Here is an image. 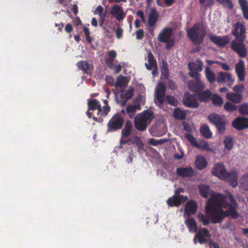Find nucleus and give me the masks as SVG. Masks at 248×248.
Instances as JSON below:
<instances>
[{"mask_svg": "<svg viewBox=\"0 0 248 248\" xmlns=\"http://www.w3.org/2000/svg\"><path fill=\"white\" fill-rule=\"evenodd\" d=\"M166 87L163 82H159L155 89V103L160 106L163 104L166 98L168 103L173 106L178 105V101L173 96L168 95L165 96Z\"/></svg>", "mask_w": 248, "mask_h": 248, "instance_id": "obj_1", "label": "nucleus"}, {"mask_svg": "<svg viewBox=\"0 0 248 248\" xmlns=\"http://www.w3.org/2000/svg\"><path fill=\"white\" fill-rule=\"evenodd\" d=\"M154 118L153 113L149 110H146L139 113L135 117L134 120L135 128L139 131H145Z\"/></svg>", "mask_w": 248, "mask_h": 248, "instance_id": "obj_2", "label": "nucleus"}, {"mask_svg": "<svg viewBox=\"0 0 248 248\" xmlns=\"http://www.w3.org/2000/svg\"><path fill=\"white\" fill-rule=\"evenodd\" d=\"M187 37L195 45L202 43L206 34L205 30L199 24H195L187 31Z\"/></svg>", "mask_w": 248, "mask_h": 248, "instance_id": "obj_3", "label": "nucleus"}, {"mask_svg": "<svg viewBox=\"0 0 248 248\" xmlns=\"http://www.w3.org/2000/svg\"><path fill=\"white\" fill-rule=\"evenodd\" d=\"M229 205L226 201L225 196L219 193L213 194L208 200L205 209H209L212 206L214 208H225Z\"/></svg>", "mask_w": 248, "mask_h": 248, "instance_id": "obj_4", "label": "nucleus"}, {"mask_svg": "<svg viewBox=\"0 0 248 248\" xmlns=\"http://www.w3.org/2000/svg\"><path fill=\"white\" fill-rule=\"evenodd\" d=\"M205 210L210 217V221L214 224L219 223L222 222L226 217L223 208H214L211 206L209 209H205Z\"/></svg>", "mask_w": 248, "mask_h": 248, "instance_id": "obj_5", "label": "nucleus"}, {"mask_svg": "<svg viewBox=\"0 0 248 248\" xmlns=\"http://www.w3.org/2000/svg\"><path fill=\"white\" fill-rule=\"evenodd\" d=\"M124 124L123 116L119 113L115 114L107 124V132H112L121 129Z\"/></svg>", "mask_w": 248, "mask_h": 248, "instance_id": "obj_6", "label": "nucleus"}, {"mask_svg": "<svg viewBox=\"0 0 248 248\" xmlns=\"http://www.w3.org/2000/svg\"><path fill=\"white\" fill-rule=\"evenodd\" d=\"M208 119L210 122L216 126L220 134L224 133L226 123L223 118L218 114L212 113L209 115Z\"/></svg>", "mask_w": 248, "mask_h": 248, "instance_id": "obj_7", "label": "nucleus"}, {"mask_svg": "<svg viewBox=\"0 0 248 248\" xmlns=\"http://www.w3.org/2000/svg\"><path fill=\"white\" fill-rule=\"evenodd\" d=\"M88 110L94 111L97 110L96 115L99 118L96 117H93V119L97 122H101L103 121V117H104L102 113V108L100 102L96 99L89 100L88 102Z\"/></svg>", "mask_w": 248, "mask_h": 248, "instance_id": "obj_8", "label": "nucleus"}, {"mask_svg": "<svg viewBox=\"0 0 248 248\" xmlns=\"http://www.w3.org/2000/svg\"><path fill=\"white\" fill-rule=\"evenodd\" d=\"M134 89L131 87H130L127 90L122 91L120 95L121 100L120 101L117 97V93H115V99L116 102L118 104L120 105L122 107L125 106L128 100L131 99L133 96L134 94Z\"/></svg>", "mask_w": 248, "mask_h": 248, "instance_id": "obj_9", "label": "nucleus"}, {"mask_svg": "<svg viewBox=\"0 0 248 248\" xmlns=\"http://www.w3.org/2000/svg\"><path fill=\"white\" fill-rule=\"evenodd\" d=\"M246 30L245 26L241 23L237 22L235 24L234 29L232 31V35L236 39L243 42L246 38Z\"/></svg>", "mask_w": 248, "mask_h": 248, "instance_id": "obj_10", "label": "nucleus"}, {"mask_svg": "<svg viewBox=\"0 0 248 248\" xmlns=\"http://www.w3.org/2000/svg\"><path fill=\"white\" fill-rule=\"evenodd\" d=\"M211 234L206 228H200L197 233L195 234L194 238V242L197 243L196 239H198V242L200 244H203L207 243L206 238H210Z\"/></svg>", "mask_w": 248, "mask_h": 248, "instance_id": "obj_11", "label": "nucleus"}, {"mask_svg": "<svg viewBox=\"0 0 248 248\" xmlns=\"http://www.w3.org/2000/svg\"><path fill=\"white\" fill-rule=\"evenodd\" d=\"M197 97L196 94H190L188 93H186L183 100V104L188 108H198L199 106V103L198 102Z\"/></svg>", "mask_w": 248, "mask_h": 248, "instance_id": "obj_12", "label": "nucleus"}, {"mask_svg": "<svg viewBox=\"0 0 248 248\" xmlns=\"http://www.w3.org/2000/svg\"><path fill=\"white\" fill-rule=\"evenodd\" d=\"M217 81L218 83H226L227 86L230 87L233 84L234 79L232 78V75L229 73L219 72L217 73Z\"/></svg>", "mask_w": 248, "mask_h": 248, "instance_id": "obj_13", "label": "nucleus"}, {"mask_svg": "<svg viewBox=\"0 0 248 248\" xmlns=\"http://www.w3.org/2000/svg\"><path fill=\"white\" fill-rule=\"evenodd\" d=\"M187 86L190 91L196 93L202 91L205 87V84L201 81V78L189 81Z\"/></svg>", "mask_w": 248, "mask_h": 248, "instance_id": "obj_14", "label": "nucleus"}, {"mask_svg": "<svg viewBox=\"0 0 248 248\" xmlns=\"http://www.w3.org/2000/svg\"><path fill=\"white\" fill-rule=\"evenodd\" d=\"M198 204L193 200H189L186 203L184 209V217H189L191 215H194L198 209Z\"/></svg>", "mask_w": 248, "mask_h": 248, "instance_id": "obj_15", "label": "nucleus"}, {"mask_svg": "<svg viewBox=\"0 0 248 248\" xmlns=\"http://www.w3.org/2000/svg\"><path fill=\"white\" fill-rule=\"evenodd\" d=\"M167 131V128L165 124L158 123L153 126L150 133L152 136L159 137L164 135Z\"/></svg>", "mask_w": 248, "mask_h": 248, "instance_id": "obj_16", "label": "nucleus"}, {"mask_svg": "<svg viewBox=\"0 0 248 248\" xmlns=\"http://www.w3.org/2000/svg\"><path fill=\"white\" fill-rule=\"evenodd\" d=\"M187 200V196L183 195L176 196L173 195L172 197L169 198L167 201V203L170 207L180 206L183 202H186Z\"/></svg>", "mask_w": 248, "mask_h": 248, "instance_id": "obj_17", "label": "nucleus"}, {"mask_svg": "<svg viewBox=\"0 0 248 248\" xmlns=\"http://www.w3.org/2000/svg\"><path fill=\"white\" fill-rule=\"evenodd\" d=\"M232 125L237 130L248 128V118L238 117L232 122Z\"/></svg>", "mask_w": 248, "mask_h": 248, "instance_id": "obj_18", "label": "nucleus"}, {"mask_svg": "<svg viewBox=\"0 0 248 248\" xmlns=\"http://www.w3.org/2000/svg\"><path fill=\"white\" fill-rule=\"evenodd\" d=\"M212 173L213 175L217 176L220 179L225 177L227 171L223 163L220 162L215 164L212 169Z\"/></svg>", "mask_w": 248, "mask_h": 248, "instance_id": "obj_19", "label": "nucleus"}, {"mask_svg": "<svg viewBox=\"0 0 248 248\" xmlns=\"http://www.w3.org/2000/svg\"><path fill=\"white\" fill-rule=\"evenodd\" d=\"M176 174L182 177H192L195 172L193 169L191 167H180L176 169Z\"/></svg>", "mask_w": 248, "mask_h": 248, "instance_id": "obj_20", "label": "nucleus"}, {"mask_svg": "<svg viewBox=\"0 0 248 248\" xmlns=\"http://www.w3.org/2000/svg\"><path fill=\"white\" fill-rule=\"evenodd\" d=\"M235 69L239 80L240 81H243L245 77V68L243 60L239 61V62L235 64Z\"/></svg>", "mask_w": 248, "mask_h": 248, "instance_id": "obj_21", "label": "nucleus"}, {"mask_svg": "<svg viewBox=\"0 0 248 248\" xmlns=\"http://www.w3.org/2000/svg\"><path fill=\"white\" fill-rule=\"evenodd\" d=\"M172 30L170 28H165L163 29L158 36V40L161 43H167L171 39Z\"/></svg>", "mask_w": 248, "mask_h": 248, "instance_id": "obj_22", "label": "nucleus"}, {"mask_svg": "<svg viewBox=\"0 0 248 248\" xmlns=\"http://www.w3.org/2000/svg\"><path fill=\"white\" fill-rule=\"evenodd\" d=\"M133 125L130 120L126 121L124 128L122 129L121 135L122 138H127L131 134L133 130Z\"/></svg>", "mask_w": 248, "mask_h": 248, "instance_id": "obj_23", "label": "nucleus"}, {"mask_svg": "<svg viewBox=\"0 0 248 248\" xmlns=\"http://www.w3.org/2000/svg\"><path fill=\"white\" fill-rule=\"evenodd\" d=\"M232 47L240 57H246L247 51L245 46L243 44L232 41Z\"/></svg>", "mask_w": 248, "mask_h": 248, "instance_id": "obj_24", "label": "nucleus"}, {"mask_svg": "<svg viewBox=\"0 0 248 248\" xmlns=\"http://www.w3.org/2000/svg\"><path fill=\"white\" fill-rule=\"evenodd\" d=\"M210 39L212 42L219 46H224L229 42V39L226 36H211Z\"/></svg>", "mask_w": 248, "mask_h": 248, "instance_id": "obj_25", "label": "nucleus"}, {"mask_svg": "<svg viewBox=\"0 0 248 248\" xmlns=\"http://www.w3.org/2000/svg\"><path fill=\"white\" fill-rule=\"evenodd\" d=\"M226 97L230 102L238 104L242 101L243 96L242 93L231 92L226 93Z\"/></svg>", "mask_w": 248, "mask_h": 248, "instance_id": "obj_26", "label": "nucleus"}, {"mask_svg": "<svg viewBox=\"0 0 248 248\" xmlns=\"http://www.w3.org/2000/svg\"><path fill=\"white\" fill-rule=\"evenodd\" d=\"M237 206H234L229 203V205L227 206L226 210H224L225 215L227 217H230L231 218L235 219L238 217V213H237L236 208Z\"/></svg>", "mask_w": 248, "mask_h": 248, "instance_id": "obj_27", "label": "nucleus"}, {"mask_svg": "<svg viewBox=\"0 0 248 248\" xmlns=\"http://www.w3.org/2000/svg\"><path fill=\"white\" fill-rule=\"evenodd\" d=\"M222 179H225L231 183L233 187L236 186L237 183V173L236 171H232L230 173L227 172L225 177Z\"/></svg>", "mask_w": 248, "mask_h": 248, "instance_id": "obj_28", "label": "nucleus"}, {"mask_svg": "<svg viewBox=\"0 0 248 248\" xmlns=\"http://www.w3.org/2000/svg\"><path fill=\"white\" fill-rule=\"evenodd\" d=\"M187 218L185 220V224L186 225L190 232L194 233L197 232L198 226L197 223L195 219L191 217H187Z\"/></svg>", "mask_w": 248, "mask_h": 248, "instance_id": "obj_29", "label": "nucleus"}, {"mask_svg": "<svg viewBox=\"0 0 248 248\" xmlns=\"http://www.w3.org/2000/svg\"><path fill=\"white\" fill-rule=\"evenodd\" d=\"M197 96L201 102H207L211 98L212 93L208 90L197 93Z\"/></svg>", "mask_w": 248, "mask_h": 248, "instance_id": "obj_30", "label": "nucleus"}, {"mask_svg": "<svg viewBox=\"0 0 248 248\" xmlns=\"http://www.w3.org/2000/svg\"><path fill=\"white\" fill-rule=\"evenodd\" d=\"M198 187L200 194L202 197L207 198L211 195L212 191L207 185L201 184Z\"/></svg>", "mask_w": 248, "mask_h": 248, "instance_id": "obj_31", "label": "nucleus"}, {"mask_svg": "<svg viewBox=\"0 0 248 248\" xmlns=\"http://www.w3.org/2000/svg\"><path fill=\"white\" fill-rule=\"evenodd\" d=\"M188 67L190 70L201 72L203 69V62L201 60H197L196 62H190Z\"/></svg>", "mask_w": 248, "mask_h": 248, "instance_id": "obj_32", "label": "nucleus"}, {"mask_svg": "<svg viewBox=\"0 0 248 248\" xmlns=\"http://www.w3.org/2000/svg\"><path fill=\"white\" fill-rule=\"evenodd\" d=\"M108 55L109 58L106 59V62L109 68L113 69L115 65L113 64V62L117 56V53L115 50H111L108 52Z\"/></svg>", "mask_w": 248, "mask_h": 248, "instance_id": "obj_33", "label": "nucleus"}, {"mask_svg": "<svg viewBox=\"0 0 248 248\" xmlns=\"http://www.w3.org/2000/svg\"><path fill=\"white\" fill-rule=\"evenodd\" d=\"M129 145L136 144L139 150H142L144 146L143 143L140 137L134 136L128 139Z\"/></svg>", "mask_w": 248, "mask_h": 248, "instance_id": "obj_34", "label": "nucleus"}, {"mask_svg": "<svg viewBox=\"0 0 248 248\" xmlns=\"http://www.w3.org/2000/svg\"><path fill=\"white\" fill-rule=\"evenodd\" d=\"M195 164L198 170H202L206 167L207 162L205 157L198 156L196 159Z\"/></svg>", "mask_w": 248, "mask_h": 248, "instance_id": "obj_35", "label": "nucleus"}, {"mask_svg": "<svg viewBox=\"0 0 248 248\" xmlns=\"http://www.w3.org/2000/svg\"><path fill=\"white\" fill-rule=\"evenodd\" d=\"M205 74L207 80L210 84H213L217 81V78L215 74L211 70L209 67L207 66L205 68Z\"/></svg>", "mask_w": 248, "mask_h": 248, "instance_id": "obj_36", "label": "nucleus"}, {"mask_svg": "<svg viewBox=\"0 0 248 248\" xmlns=\"http://www.w3.org/2000/svg\"><path fill=\"white\" fill-rule=\"evenodd\" d=\"M140 105L139 104H138L135 105H128L126 107L125 111L128 114L129 118L131 119L133 118L134 113L137 110H140Z\"/></svg>", "mask_w": 248, "mask_h": 248, "instance_id": "obj_37", "label": "nucleus"}, {"mask_svg": "<svg viewBox=\"0 0 248 248\" xmlns=\"http://www.w3.org/2000/svg\"><path fill=\"white\" fill-rule=\"evenodd\" d=\"M200 132L201 134L207 139H210L212 137V133L211 131L209 126L204 124L201 126L200 128Z\"/></svg>", "mask_w": 248, "mask_h": 248, "instance_id": "obj_38", "label": "nucleus"}, {"mask_svg": "<svg viewBox=\"0 0 248 248\" xmlns=\"http://www.w3.org/2000/svg\"><path fill=\"white\" fill-rule=\"evenodd\" d=\"M225 149L228 151H231L233 146V140L232 138L229 136H226L223 141Z\"/></svg>", "mask_w": 248, "mask_h": 248, "instance_id": "obj_39", "label": "nucleus"}, {"mask_svg": "<svg viewBox=\"0 0 248 248\" xmlns=\"http://www.w3.org/2000/svg\"><path fill=\"white\" fill-rule=\"evenodd\" d=\"M78 68L82 70L85 73H88V71L89 69V64L88 62L80 61L76 64Z\"/></svg>", "mask_w": 248, "mask_h": 248, "instance_id": "obj_40", "label": "nucleus"}, {"mask_svg": "<svg viewBox=\"0 0 248 248\" xmlns=\"http://www.w3.org/2000/svg\"><path fill=\"white\" fill-rule=\"evenodd\" d=\"M174 117L178 120H183L186 119V113L179 108H176L173 112Z\"/></svg>", "mask_w": 248, "mask_h": 248, "instance_id": "obj_41", "label": "nucleus"}, {"mask_svg": "<svg viewBox=\"0 0 248 248\" xmlns=\"http://www.w3.org/2000/svg\"><path fill=\"white\" fill-rule=\"evenodd\" d=\"M112 16H125L122 8L118 4H115L111 10Z\"/></svg>", "mask_w": 248, "mask_h": 248, "instance_id": "obj_42", "label": "nucleus"}, {"mask_svg": "<svg viewBox=\"0 0 248 248\" xmlns=\"http://www.w3.org/2000/svg\"><path fill=\"white\" fill-rule=\"evenodd\" d=\"M243 16H248V2L247 0H238Z\"/></svg>", "mask_w": 248, "mask_h": 248, "instance_id": "obj_43", "label": "nucleus"}, {"mask_svg": "<svg viewBox=\"0 0 248 248\" xmlns=\"http://www.w3.org/2000/svg\"><path fill=\"white\" fill-rule=\"evenodd\" d=\"M224 108L228 112L235 111L238 107L236 105L231 103L230 102H227L224 105Z\"/></svg>", "mask_w": 248, "mask_h": 248, "instance_id": "obj_44", "label": "nucleus"}, {"mask_svg": "<svg viewBox=\"0 0 248 248\" xmlns=\"http://www.w3.org/2000/svg\"><path fill=\"white\" fill-rule=\"evenodd\" d=\"M212 102L216 106H221L223 103V100L218 95L214 94L212 97Z\"/></svg>", "mask_w": 248, "mask_h": 248, "instance_id": "obj_45", "label": "nucleus"}, {"mask_svg": "<svg viewBox=\"0 0 248 248\" xmlns=\"http://www.w3.org/2000/svg\"><path fill=\"white\" fill-rule=\"evenodd\" d=\"M239 113L243 115H248V103H244L238 108Z\"/></svg>", "mask_w": 248, "mask_h": 248, "instance_id": "obj_46", "label": "nucleus"}, {"mask_svg": "<svg viewBox=\"0 0 248 248\" xmlns=\"http://www.w3.org/2000/svg\"><path fill=\"white\" fill-rule=\"evenodd\" d=\"M148 62L150 65H153V67H156V61L151 52H150L147 54Z\"/></svg>", "mask_w": 248, "mask_h": 248, "instance_id": "obj_47", "label": "nucleus"}, {"mask_svg": "<svg viewBox=\"0 0 248 248\" xmlns=\"http://www.w3.org/2000/svg\"><path fill=\"white\" fill-rule=\"evenodd\" d=\"M103 103L105 104V106L103 107L102 108V113L104 117L106 116L108 112L110 110V107L109 106L108 104V101L107 100H103Z\"/></svg>", "mask_w": 248, "mask_h": 248, "instance_id": "obj_48", "label": "nucleus"}, {"mask_svg": "<svg viewBox=\"0 0 248 248\" xmlns=\"http://www.w3.org/2000/svg\"><path fill=\"white\" fill-rule=\"evenodd\" d=\"M125 78L122 75L119 76L116 80L115 86L116 87H122L124 85V80Z\"/></svg>", "mask_w": 248, "mask_h": 248, "instance_id": "obj_49", "label": "nucleus"}, {"mask_svg": "<svg viewBox=\"0 0 248 248\" xmlns=\"http://www.w3.org/2000/svg\"><path fill=\"white\" fill-rule=\"evenodd\" d=\"M186 138L192 145L194 146L195 147L198 146V143L197 142L196 139L194 137L193 135L190 134H187L186 135Z\"/></svg>", "mask_w": 248, "mask_h": 248, "instance_id": "obj_50", "label": "nucleus"}, {"mask_svg": "<svg viewBox=\"0 0 248 248\" xmlns=\"http://www.w3.org/2000/svg\"><path fill=\"white\" fill-rule=\"evenodd\" d=\"M115 33L116 38L119 39H121L123 36L124 30L119 25H118L116 27Z\"/></svg>", "mask_w": 248, "mask_h": 248, "instance_id": "obj_51", "label": "nucleus"}, {"mask_svg": "<svg viewBox=\"0 0 248 248\" xmlns=\"http://www.w3.org/2000/svg\"><path fill=\"white\" fill-rule=\"evenodd\" d=\"M158 16H149L148 25L150 27H152L156 23Z\"/></svg>", "mask_w": 248, "mask_h": 248, "instance_id": "obj_52", "label": "nucleus"}, {"mask_svg": "<svg viewBox=\"0 0 248 248\" xmlns=\"http://www.w3.org/2000/svg\"><path fill=\"white\" fill-rule=\"evenodd\" d=\"M244 89V86L242 84H239L238 85H235L233 87V91L235 93H240L243 91Z\"/></svg>", "mask_w": 248, "mask_h": 248, "instance_id": "obj_53", "label": "nucleus"}, {"mask_svg": "<svg viewBox=\"0 0 248 248\" xmlns=\"http://www.w3.org/2000/svg\"><path fill=\"white\" fill-rule=\"evenodd\" d=\"M196 147L199 149H203L207 151L211 150V149L209 147L208 143L207 142H204L202 145H200L199 144H198V146H196Z\"/></svg>", "mask_w": 248, "mask_h": 248, "instance_id": "obj_54", "label": "nucleus"}, {"mask_svg": "<svg viewBox=\"0 0 248 248\" xmlns=\"http://www.w3.org/2000/svg\"><path fill=\"white\" fill-rule=\"evenodd\" d=\"M220 3H225L227 5L228 7L230 9H232L233 7V4L231 0H217Z\"/></svg>", "mask_w": 248, "mask_h": 248, "instance_id": "obj_55", "label": "nucleus"}, {"mask_svg": "<svg viewBox=\"0 0 248 248\" xmlns=\"http://www.w3.org/2000/svg\"><path fill=\"white\" fill-rule=\"evenodd\" d=\"M189 76L191 78H194V79H198L201 78L199 73L198 72L194 70H190Z\"/></svg>", "mask_w": 248, "mask_h": 248, "instance_id": "obj_56", "label": "nucleus"}, {"mask_svg": "<svg viewBox=\"0 0 248 248\" xmlns=\"http://www.w3.org/2000/svg\"><path fill=\"white\" fill-rule=\"evenodd\" d=\"M226 196H227V197L229 199L230 202L232 203V205H233L234 206L237 205V203L235 199L234 198L233 196H232V195L231 193H228L226 194Z\"/></svg>", "mask_w": 248, "mask_h": 248, "instance_id": "obj_57", "label": "nucleus"}, {"mask_svg": "<svg viewBox=\"0 0 248 248\" xmlns=\"http://www.w3.org/2000/svg\"><path fill=\"white\" fill-rule=\"evenodd\" d=\"M136 38L139 40L142 39L144 37V31L142 29H140L136 31Z\"/></svg>", "mask_w": 248, "mask_h": 248, "instance_id": "obj_58", "label": "nucleus"}, {"mask_svg": "<svg viewBox=\"0 0 248 248\" xmlns=\"http://www.w3.org/2000/svg\"><path fill=\"white\" fill-rule=\"evenodd\" d=\"M167 85L169 88L172 90H176L177 88V86L175 85L174 82L171 79L168 80Z\"/></svg>", "mask_w": 248, "mask_h": 248, "instance_id": "obj_59", "label": "nucleus"}, {"mask_svg": "<svg viewBox=\"0 0 248 248\" xmlns=\"http://www.w3.org/2000/svg\"><path fill=\"white\" fill-rule=\"evenodd\" d=\"M103 12V8L100 6L99 5L97 6L96 8V10L94 12L95 14H99V16H106V14L102 15Z\"/></svg>", "mask_w": 248, "mask_h": 248, "instance_id": "obj_60", "label": "nucleus"}, {"mask_svg": "<svg viewBox=\"0 0 248 248\" xmlns=\"http://www.w3.org/2000/svg\"><path fill=\"white\" fill-rule=\"evenodd\" d=\"M166 44V48L167 49H170L171 47L174 46V41L173 39H170L168 42L165 43Z\"/></svg>", "mask_w": 248, "mask_h": 248, "instance_id": "obj_61", "label": "nucleus"}, {"mask_svg": "<svg viewBox=\"0 0 248 248\" xmlns=\"http://www.w3.org/2000/svg\"><path fill=\"white\" fill-rule=\"evenodd\" d=\"M106 16H100V18L99 21V25L100 27H102L104 30H105L107 31L106 27L104 26V22L105 20Z\"/></svg>", "mask_w": 248, "mask_h": 248, "instance_id": "obj_62", "label": "nucleus"}, {"mask_svg": "<svg viewBox=\"0 0 248 248\" xmlns=\"http://www.w3.org/2000/svg\"><path fill=\"white\" fill-rule=\"evenodd\" d=\"M73 27L70 24H67L64 28L65 31L67 33H71L73 31Z\"/></svg>", "mask_w": 248, "mask_h": 248, "instance_id": "obj_63", "label": "nucleus"}, {"mask_svg": "<svg viewBox=\"0 0 248 248\" xmlns=\"http://www.w3.org/2000/svg\"><path fill=\"white\" fill-rule=\"evenodd\" d=\"M210 248H220L218 244L216 242H210L209 243Z\"/></svg>", "mask_w": 248, "mask_h": 248, "instance_id": "obj_64", "label": "nucleus"}]
</instances>
